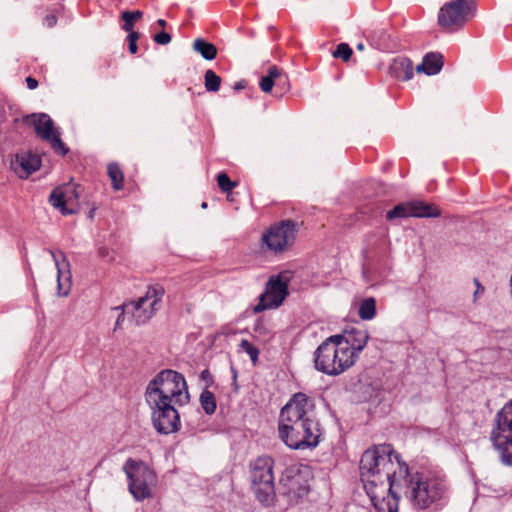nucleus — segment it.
Listing matches in <instances>:
<instances>
[{
    "label": "nucleus",
    "instance_id": "nucleus-1",
    "mask_svg": "<svg viewBox=\"0 0 512 512\" xmlns=\"http://www.w3.org/2000/svg\"><path fill=\"white\" fill-rule=\"evenodd\" d=\"M393 456L392 445L380 444L367 449L361 457V481L377 512H398V500L403 495L396 487Z\"/></svg>",
    "mask_w": 512,
    "mask_h": 512
},
{
    "label": "nucleus",
    "instance_id": "nucleus-2",
    "mask_svg": "<svg viewBox=\"0 0 512 512\" xmlns=\"http://www.w3.org/2000/svg\"><path fill=\"white\" fill-rule=\"evenodd\" d=\"M313 400L304 393L294 394L281 409L278 423L280 439L292 449L314 448L322 434L313 417Z\"/></svg>",
    "mask_w": 512,
    "mask_h": 512
},
{
    "label": "nucleus",
    "instance_id": "nucleus-3",
    "mask_svg": "<svg viewBox=\"0 0 512 512\" xmlns=\"http://www.w3.org/2000/svg\"><path fill=\"white\" fill-rule=\"evenodd\" d=\"M394 466L397 472L396 487L401 488L403 495L413 508L418 510L438 506L448 497L446 481L438 476H425L419 472H411L407 463L394 450Z\"/></svg>",
    "mask_w": 512,
    "mask_h": 512
},
{
    "label": "nucleus",
    "instance_id": "nucleus-4",
    "mask_svg": "<svg viewBox=\"0 0 512 512\" xmlns=\"http://www.w3.org/2000/svg\"><path fill=\"white\" fill-rule=\"evenodd\" d=\"M148 405L168 403L183 406L189 402V392L184 376L174 370L160 371L148 384L145 392Z\"/></svg>",
    "mask_w": 512,
    "mask_h": 512
},
{
    "label": "nucleus",
    "instance_id": "nucleus-5",
    "mask_svg": "<svg viewBox=\"0 0 512 512\" xmlns=\"http://www.w3.org/2000/svg\"><path fill=\"white\" fill-rule=\"evenodd\" d=\"M352 356L338 340L331 335L326 338L314 351V368L325 375L336 377L356 364Z\"/></svg>",
    "mask_w": 512,
    "mask_h": 512
},
{
    "label": "nucleus",
    "instance_id": "nucleus-6",
    "mask_svg": "<svg viewBox=\"0 0 512 512\" xmlns=\"http://www.w3.org/2000/svg\"><path fill=\"white\" fill-rule=\"evenodd\" d=\"M273 466V459L266 455L250 463L252 489L257 500L264 506H271L276 498Z\"/></svg>",
    "mask_w": 512,
    "mask_h": 512
},
{
    "label": "nucleus",
    "instance_id": "nucleus-7",
    "mask_svg": "<svg viewBox=\"0 0 512 512\" xmlns=\"http://www.w3.org/2000/svg\"><path fill=\"white\" fill-rule=\"evenodd\" d=\"M490 439L502 463L512 466V400L496 413Z\"/></svg>",
    "mask_w": 512,
    "mask_h": 512
},
{
    "label": "nucleus",
    "instance_id": "nucleus-8",
    "mask_svg": "<svg viewBox=\"0 0 512 512\" xmlns=\"http://www.w3.org/2000/svg\"><path fill=\"white\" fill-rule=\"evenodd\" d=\"M123 470L128 478L129 491L136 500L152 497V487L156 484L157 478L144 462L128 459Z\"/></svg>",
    "mask_w": 512,
    "mask_h": 512
},
{
    "label": "nucleus",
    "instance_id": "nucleus-9",
    "mask_svg": "<svg viewBox=\"0 0 512 512\" xmlns=\"http://www.w3.org/2000/svg\"><path fill=\"white\" fill-rule=\"evenodd\" d=\"M475 13V0H451L440 8L438 24L448 32H455L470 21Z\"/></svg>",
    "mask_w": 512,
    "mask_h": 512
},
{
    "label": "nucleus",
    "instance_id": "nucleus-10",
    "mask_svg": "<svg viewBox=\"0 0 512 512\" xmlns=\"http://www.w3.org/2000/svg\"><path fill=\"white\" fill-rule=\"evenodd\" d=\"M165 290L160 285L148 287L146 294L137 301L126 303V309L131 310V319L136 325L148 322L160 308Z\"/></svg>",
    "mask_w": 512,
    "mask_h": 512
},
{
    "label": "nucleus",
    "instance_id": "nucleus-11",
    "mask_svg": "<svg viewBox=\"0 0 512 512\" xmlns=\"http://www.w3.org/2000/svg\"><path fill=\"white\" fill-rule=\"evenodd\" d=\"M297 232L296 222L282 220L272 225L262 234V244L271 252L281 253L294 244Z\"/></svg>",
    "mask_w": 512,
    "mask_h": 512
},
{
    "label": "nucleus",
    "instance_id": "nucleus-12",
    "mask_svg": "<svg viewBox=\"0 0 512 512\" xmlns=\"http://www.w3.org/2000/svg\"><path fill=\"white\" fill-rule=\"evenodd\" d=\"M391 241L387 229H380L367 235L364 257L369 265L386 267L390 262Z\"/></svg>",
    "mask_w": 512,
    "mask_h": 512
},
{
    "label": "nucleus",
    "instance_id": "nucleus-13",
    "mask_svg": "<svg viewBox=\"0 0 512 512\" xmlns=\"http://www.w3.org/2000/svg\"><path fill=\"white\" fill-rule=\"evenodd\" d=\"M288 282L289 277L285 274L271 277L266 284L265 291L259 296V302L253 308V311L260 313L281 306L288 296Z\"/></svg>",
    "mask_w": 512,
    "mask_h": 512
},
{
    "label": "nucleus",
    "instance_id": "nucleus-14",
    "mask_svg": "<svg viewBox=\"0 0 512 512\" xmlns=\"http://www.w3.org/2000/svg\"><path fill=\"white\" fill-rule=\"evenodd\" d=\"M24 123L32 126L36 134L43 140L49 142L52 149L60 155H65L68 152L65 144L60 138V132L55 128L53 120L49 115L31 114L24 118Z\"/></svg>",
    "mask_w": 512,
    "mask_h": 512
},
{
    "label": "nucleus",
    "instance_id": "nucleus-15",
    "mask_svg": "<svg viewBox=\"0 0 512 512\" xmlns=\"http://www.w3.org/2000/svg\"><path fill=\"white\" fill-rule=\"evenodd\" d=\"M152 410V422L158 433L169 434L177 431L180 427V418L176 410L177 405L160 403L149 405Z\"/></svg>",
    "mask_w": 512,
    "mask_h": 512
},
{
    "label": "nucleus",
    "instance_id": "nucleus-16",
    "mask_svg": "<svg viewBox=\"0 0 512 512\" xmlns=\"http://www.w3.org/2000/svg\"><path fill=\"white\" fill-rule=\"evenodd\" d=\"M78 188L70 183L56 187L49 196L50 204L64 215L76 213L79 209Z\"/></svg>",
    "mask_w": 512,
    "mask_h": 512
},
{
    "label": "nucleus",
    "instance_id": "nucleus-17",
    "mask_svg": "<svg viewBox=\"0 0 512 512\" xmlns=\"http://www.w3.org/2000/svg\"><path fill=\"white\" fill-rule=\"evenodd\" d=\"M439 215L440 211L436 206L420 201H414L396 205L386 213V219L388 221H393L395 219L407 217H438Z\"/></svg>",
    "mask_w": 512,
    "mask_h": 512
},
{
    "label": "nucleus",
    "instance_id": "nucleus-18",
    "mask_svg": "<svg viewBox=\"0 0 512 512\" xmlns=\"http://www.w3.org/2000/svg\"><path fill=\"white\" fill-rule=\"evenodd\" d=\"M310 471L307 467H290L282 479L287 488V494L294 499H301L309 492Z\"/></svg>",
    "mask_w": 512,
    "mask_h": 512
},
{
    "label": "nucleus",
    "instance_id": "nucleus-19",
    "mask_svg": "<svg viewBox=\"0 0 512 512\" xmlns=\"http://www.w3.org/2000/svg\"><path fill=\"white\" fill-rule=\"evenodd\" d=\"M338 340L345 347V349L354 356L357 361L361 352L366 347L369 340V333L365 329L353 328L345 330L341 334H336Z\"/></svg>",
    "mask_w": 512,
    "mask_h": 512
},
{
    "label": "nucleus",
    "instance_id": "nucleus-20",
    "mask_svg": "<svg viewBox=\"0 0 512 512\" xmlns=\"http://www.w3.org/2000/svg\"><path fill=\"white\" fill-rule=\"evenodd\" d=\"M57 268L58 294L67 296L71 286L70 265L62 251L49 250Z\"/></svg>",
    "mask_w": 512,
    "mask_h": 512
},
{
    "label": "nucleus",
    "instance_id": "nucleus-21",
    "mask_svg": "<svg viewBox=\"0 0 512 512\" xmlns=\"http://www.w3.org/2000/svg\"><path fill=\"white\" fill-rule=\"evenodd\" d=\"M41 166V159L32 152H21L16 154L12 162V169L22 179L28 178Z\"/></svg>",
    "mask_w": 512,
    "mask_h": 512
},
{
    "label": "nucleus",
    "instance_id": "nucleus-22",
    "mask_svg": "<svg viewBox=\"0 0 512 512\" xmlns=\"http://www.w3.org/2000/svg\"><path fill=\"white\" fill-rule=\"evenodd\" d=\"M286 83L287 77L283 71L277 66H271L267 71V75L260 79L259 86L263 92L268 93L274 85L285 86Z\"/></svg>",
    "mask_w": 512,
    "mask_h": 512
},
{
    "label": "nucleus",
    "instance_id": "nucleus-23",
    "mask_svg": "<svg viewBox=\"0 0 512 512\" xmlns=\"http://www.w3.org/2000/svg\"><path fill=\"white\" fill-rule=\"evenodd\" d=\"M390 72L398 80H409L413 76L412 62L405 57L395 58L390 65Z\"/></svg>",
    "mask_w": 512,
    "mask_h": 512
},
{
    "label": "nucleus",
    "instance_id": "nucleus-24",
    "mask_svg": "<svg viewBox=\"0 0 512 512\" xmlns=\"http://www.w3.org/2000/svg\"><path fill=\"white\" fill-rule=\"evenodd\" d=\"M443 66V57L439 53H428L424 56L421 64L417 65V72H424L427 75L437 74Z\"/></svg>",
    "mask_w": 512,
    "mask_h": 512
},
{
    "label": "nucleus",
    "instance_id": "nucleus-25",
    "mask_svg": "<svg viewBox=\"0 0 512 512\" xmlns=\"http://www.w3.org/2000/svg\"><path fill=\"white\" fill-rule=\"evenodd\" d=\"M193 49L206 60H213L217 56L216 46L202 38H197L193 42Z\"/></svg>",
    "mask_w": 512,
    "mask_h": 512
},
{
    "label": "nucleus",
    "instance_id": "nucleus-26",
    "mask_svg": "<svg viewBox=\"0 0 512 512\" xmlns=\"http://www.w3.org/2000/svg\"><path fill=\"white\" fill-rule=\"evenodd\" d=\"M358 315L362 320H372L376 315V301L372 297L360 302Z\"/></svg>",
    "mask_w": 512,
    "mask_h": 512
},
{
    "label": "nucleus",
    "instance_id": "nucleus-27",
    "mask_svg": "<svg viewBox=\"0 0 512 512\" xmlns=\"http://www.w3.org/2000/svg\"><path fill=\"white\" fill-rule=\"evenodd\" d=\"M108 175L112 181V187L114 190H120L123 187L124 175L119 165L111 163L108 165Z\"/></svg>",
    "mask_w": 512,
    "mask_h": 512
},
{
    "label": "nucleus",
    "instance_id": "nucleus-28",
    "mask_svg": "<svg viewBox=\"0 0 512 512\" xmlns=\"http://www.w3.org/2000/svg\"><path fill=\"white\" fill-rule=\"evenodd\" d=\"M200 404L206 414L211 415L216 410V399L214 394L205 389L200 395Z\"/></svg>",
    "mask_w": 512,
    "mask_h": 512
},
{
    "label": "nucleus",
    "instance_id": "nucleus-29",
    "mask_svg": "<svg viewBox=\"0 0 512 512\" xmlns=\"http://www.w3.org/2000/svg\"><path fill=\"white\" fill-rule=\"evenodd\" d=\"M204 85L208 92H217L220 89L221 78L211 69L204 75Z\"/></svg>",
    "mask_w": 512,
    "mask_h": 512
},
{
    "label": "nucleus",
    "instance_id": "nucleus-30",
    "mask_svg": "<svg viewBox=\"0 0 512 512\" xmlns=\"http://www.w3.org/2000/svg\"><path fill=\"white\" fill-rule=\"evenodd\" d=\"M143 16V13L139 10L137 11H133V12H130V11H125L122 13L121 17L124 21V24L122 26V28L126 31V32H134L133 31V27H134V23L141 19Z\"/></svg>",
    "mask_w": 512,
    "mask_h": 512
},
{
    "label": "nucleus",
    "instance_id": "nucleus-31",
    "mask_svg": "<svg viewBox=\"0 0 512 512\" xmlns=\"http://www.w3.org/2000/svg\"><path fill=\"white\" fill-rule=\"evenodd\" d=\"M240 348L244 352H246L249 356L253 364H256L259 357V350L254 345H252L248 340L243 339L240 342Z\"/></svg>",
    "mask_w": 512,
    "mask_h": 512
},
{
    "label": "nucleus",
    "instance_id": "nucleus-32",
    "mask_svg": "<svg viewBox=\"0 0 512 512\" xmlns=\"http://www.w3.org/2000/svg\"><path fill=\"white\" fill-rule=\"evenodd\" d=\"M352 49L346 43H340L333 51L332 55L335 58H341L343 61H348L352 55Z\"/></svg>",
    "mask_w": 512,
    "mask_h": 512
},
{
    "label": "nucleus",
    "instance_id": "nucleus-33",
    "mask_svg": "<svg viewBox=\"0 0 512 512\" xmlns=\"http://www.w3.org/2000/svg\"><path fill=\"white\" fill-rule=\"evenodd\" d=\"M217 182H218L219 188L223 192H229V191H231L235 187V183H233L230 180V178L228 177V175L225 174V173H220L217 176Z\"/></svg>",
    "mask_w": 512,
    "mask_h": 512
},
{
    "label": "nucleus",
    "instance_id": "nucleus-34",
    "mask_svg": "<svg viewBox=\"0 0 512 512\" xmlns=\"http://www.w3.org/2000/svg\"><path fill=\"white\" fill-rule=\"evenodd\" d=\"M126 308H127L126 307V303H124L121 306H117V307L112 308L113 311H120V313H119V315H118V317L116 319V322H115L114 330L122 328L126 314L131 315V310H128Z\"/></svg>",
    "mask_w": 512,
    "mask_h": 512
},
{
    "label": "nucleus",
    "instance_id": "nucleus-35",
    "mask_svg": "<svg viewBox=\"0 0 512 512\" xmlns=\"http://www.w3.org/2000/svg\"><path fill=\"white\" fill-rule=\"evenodd\" d=\"M139 39L138 32H128L127 41H128V49L131 54H135L138 50L137 40Z\"/></svg>",
    "mask_w": 512,
    "mask_h": 512
},
{
    "label": "nucleus",
    "instance_id": "nucleus-36",
    "mask_svg": "<svg viewBox=\"0 0 512 512\" xmlns=\"http://www.w3.org/2000/svg\"><path fill=\"white\" fill-rule=\"evenodd\" d=\"M153 39L157 44L166 45V44L170 43L171 36L167 32L163 31V32L156 34Z\"/></svg>",
    "mask_w": 512,
    "mask_h": 512
},
{
    "label": "nucleus",
    "instance_id": "nucleus-37",
    "mask_svg": "<svg viewBox=\"0 0 512 512\" xmlns=\"http://www.w3.org/2000/svg\"><path fill=\"white\" fill-rule=\"evenodd\" d=\"M44 25L47 26L48 28H52L56 25L57 23V18L55 15H47L43 21Z\"/></svg>",
    "mask_w": 512,
    "mask_h": 512
},
{
    "label": "nucleus",
    "instance_id": "nucleus-38",
    "mask_svg": "<svg viewBox=\"0 0 512 512\" xmlns=\"http://www.w3.org/2000/svg\"><path fill=\"white\" fill-rule=\"evenodd\" d=\"M474 284L476 286V290L474 292V301H475L477 299L478 295L484 293L485 288L477 278L474 279Z\"/></svg>",
    "mask_w": 512,
    "mask_h": 512
},
{
    "label": "nucleus",
    "instance_id": "nucleus-39",
    "mask_svg": "<svg viewBox=\"0 0 512 512\" xmlns=\"http://www.w3.org/2000/svg\"><path fill=\"white\" fill-rule=\"evenodd\" d=\"M26 84L29 89L33 90L38 86V81L33 77H27Z\"/></svg>",
    "mask_w": 512,
    "mask_h": 512
},
{
    "label": "nucleus",
    "instance_id": "nucleus-40",
    "mask_svg": "<svg viewBox=\"0 0 512 512\" xmlns=\"http://www.w3.org/2000/svg\"><path fill=\"white\" fill-rule=\"evenodd\" d=\"M201 377H202V379L206 380L207 378L210 377V372L208 370L202 371Z\"/></svg>",
    "mask_w": 512,
    "mask_h": 512
},
{
    "label": "nucleus",
    "instance_id": "nucleus-41",
    "mask_svg": "<svg viewBox=\"0 0 512 512\" xmlns=\"http://www.w3.org/2000/svg\"><path fill=\"white\" fill-rule=\"evenodd\" d=\"M157 24H158L159 26H161V27H165V26H166V21H165V20H163V19H159V20L157 21Z\"/></svg>",
    "mask_w": 512,
    "mask_h": 512
},
{
    "label": "nucleus",
    "instance_id": "nucleus-42",
    "mask_svg": "<svg viewBox=\"0 0 512 512\" xmlns=\"http://www.w3.org/2000/svg\"><path fill=\"white\" fill-rule=\"evenodd\" d=\"M357 49L363 50L364 49V45L362 43L358 44L357 45Z\"/></svg>",
    "mask_w": 512,
    "mask_h": 512
},
{
    "label": "nucleus",
    "instance_id": "nucleus-43",
    "mask_svg": "<svg viewBox=\"0 0 512 512\" xmlns=\"http://www.w3.org/2000/svg\"><path fill=\"white\" fill-rule=\"evenodd\" d=\"M201 207H202V208H204V209H205V208H207V203H206V202H203V203L201 204Z\"/></svg>",
    "mask_w": 512,
    "mask_h": 512
}]
</instances>
